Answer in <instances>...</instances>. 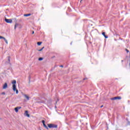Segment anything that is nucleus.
<instances>
[{
	"mask_svg": "<svg viewBox=\"0 0 130 130\" xmlns=\"http://www.w3.org/2000/svg\"><path fill=\"white\" fill-rule=\"evenodd\" d=\"M3 39L5 40V39H6L5 38L2 37V36H0V39Z\"/></svg>",
	"mask_w": 130,
	"mask_h": 130,
	"instance_id": "nucleus-17",
	"label": "nucleus"
},
{
	"mask_svg": "<svg viewBox=\"0 0 130 130\" xmlns=\"http://www.w3.org/2000/svg\"><path fill=\"white\" fill-rule=\"evenodd\" d=\"M4 41H5V43H6V44H8V42L7 40L6 39V38L4 39Z\"/></svg>",
	"mask_w": 130,
	"mask_h": 130,
	"instance_id": "nucleus-15",
	"label": "nucleus"
},
{
	"mask_svg": "<svg viewBox=\"0 0 130 130\" xmlns=\"http://www.w3.org/2000/svg\"><path fill=\"white\" fill-rule=\"evenodd\" d=\"M31 15V14H24V17H29Z\"/></svg>",
	"mask_w": 130,
	"mask_h": 130,
	"instance_id": "nucleus-10",
	"label": "nucleus"
},
{
	"mask_svg": "<svg viewBox=\"0 0 130 130\" xmlns=\"http://www.w3.org/2000/svg\"><path fill=\"white\" fill-rule=\"evenodd\" d=\"M121 61H122V62H123V60H122Z\"/></svg>",
	"mask_w": 130,
	"mask_h": 130,
	"instance_id": "nucleus-26",
	"label": "nucleus"
},
{
	"mask_svg": "<svg viewBox=\"0 0 130 130\" xmlns=\"http://www.w3.org/2000/svg\"><path fill=\"white\" fill-rule=\"evenodd\" d=\"M2 95H5L6 93H5V92H2Z\"/></svg>",
	"mask_w": 130,
	"mask_h": 130,
	"instance_id": "nucleus-20",
	"label": "nucleus"
},
{
	"mask_svg": "<svg viewBox=\"0 0 130 130\" xmlns=\"http://www.w3.org/2000/svg\"><path fill=\"white\" fill-rule=\"evenodd\" d=\"M126 52H127V53H128L129 52V50L127 49H126Z\"/></svg>",
	"mask_w": 130,
	"mask_h": 130,
	"instance_id": "nucleus-19",
	"label": "nucleus"
},
{
	"mask_svg": "<svg viewBox=\"0 0 130 130\" xmlns=\"http://www.w3.org/2000/svg\"><path fill=\"white\" fill-rule=\"evenodd\" d=\"M60 67L62 68V67H63V66H60Z\"/></svg>",
	"mask_w": 130,
	"mask_h": 130,
	"instance_id": "nucleus-23",
	"label": "nucleus"
},
{
	"mask_svg": "<svg viewBox=\"0 0 130 130\" xmlns=\"http://www.w3.org/2000/svg\"><path fill=\"white\" fill-rule=\"evenodd\" d=\"M38 60H39V61H42V60H43V58H39Z\"/></svg>",
	"mask_w": 130,
	"mask_h": 130,
	"instance_id": "nucleus-16",
	"label": "nucleus"
},
{
	"mask_svg": "<svg viewBox=\"0 0 130 130\" xmlns=\"http://www.w3.org/2000/svg\"><path fill=\"white\" fill-rule=\"evenodd\" d=\"M48 126L49 128H57V125L53 124H48Z\"/></svg>",
	"mask_w": 130,
	"mask_h": 130,
	"instance_id": "nucleus-2",
	"label": "nucleus"
},
{
	"mask_svg": "<svg viewBox=\"0 0 130 130\" xmlns=\"http://www.w3.org/2000/svg\"><path fill=\"white\" fill-rule=\"evenodd\" d=\"M42 123H43V126L45 128H46L47 129H49L48 127L45 124V121L44 120H42Z\"/></svg>",
	"mask_w": 130,
	"mask_h": 130,
	"instance_id": "nucleus-4",
	"label": "nucleus"
},
{
	"mask_svg": "<svg viewBox=\"0 0 130 130\" xmlns=\"http://www.w3.org/2000/svg\"><path fill=\"white\" fill-rule=\"evenodd\" d=\"M5 22L7 23H12L13 22V20L12 19L5 18Z\"/></svg>",
	"mask_w": 130,
	"mask_h": 130,
	"instance_id": "nucleus-3",
	"label": "nucleus"
},
{
	"mask_svg": "<svg viewBox=\"0 0 130 130\" xmlns=\"http://www.w3.org/2000/svg\"><path fill=\"white\" fill-rule=\"evenodd\" d=\"M44 49V47H43L41 49L38 50L39 52L42 51Z\"/></svg>",
	"mask_w": 130,
	"mask_h": 130,
	"instance_id": "nucleus-14",
	"label": "nucleus"
},
{
	"mask_svg": "<svg viewBox=\"0 0 130 130\" xmlns=\"http://www.w3.org/2000/svg\"><path fill=\"white\" fill-rule=\"evenodd\" d=\"M8 60H9V61H10V56L8 57Z\"/></svg>",
	"mask_w": 130,
	"mask_h": 130,
	"instance_id": "nucleus-18",
	"label": "nucleus"
},
{
	"mask_svg": "<svg viewBox=\"0 0 130 130\" xmlns=\"http://www.w3.org/2000/svg\"><path fill=\"white\" fill-rule=\"evenodd\" d=\"M129 67H130V60H129Z\"/></svg>",
	"mask_w": 130,
	"mask_h": 130,
	"instance_id": "nucleus-24",
	"label": "nucleus"
},
{
	"mask_svg": "<svg viewBox=\"0 0 130 130\" xmlns=\"http://www.w3.org/2000/svg\"><path fill=\"white\" fill-rule=\"evenodd\" d=\"M18 25H19V24H18V23H16V24H15V26H14V29H15V30L16 29V28H17V27L18 26Z\"/></svg>",
	"mask_w": 130,
	"mask_h": 130,
	"instance_id": "nucleus-12",
	"label": "nucleus"
},
{
	"mask_svg": "<svg viewBox=\"0 0 130 130\" xmlns=\"http://www.w3.org/2000/svg\"><path fill=\"white\" fill-rule=\"evenodd\" d=\"M82 0L81 1V2H82Z\"/></svg>",
	"mask_w": 130,
	"mask_h": 130,
	"instance_id": "nucleus-27",
	"label": "nucleus"
},
{
	"mask_svg": "<svg viewBox=\"0 0 130 130\" xmlns=\"http://www.w3.org/2000/svg\"><path fill=\"white\" fill-rule=\"evenodd\" d=\"M32 34H34V31H33L32 33Z\"/></svg>",
	"mask_w": 130,
	"mask_h": 130,
	"instance_id": "nucleus-22",
	"label": "nucleus"
},
{
	"mask_svg": "<svg viewBox=\"0 0 130 130\" xmlns=\"http://www.w3.org/2000/svg\"><path fill=\"white\" fill-rule=\"evenodd\" d=\"M102 35H103L106 39L108 38V36H107L106 35V32H102Z\"/></svg>",
	"mask_w": 130,
	"mask_h": 130,
	"instance_id": "nucleus-9",
	"label": "nucleus"
},
{
	"mask_svg": "<svg viewBox=\"0 0 130 130\" xmlns=\"http://www.w3.org/2000/svg\"><path fill=\"white\" fill-rule=\"evenodd\" d=\"M24 96H25V98L27 100H29V97L28 96H27L26 94H24Z\"/></svg>",
	"mask_w": 130,
	"mask_h": 130,
	"instance_id": "nucleus-11",
	"label": "nucleus"
},
{
	"mask_svg": "<svg viewBox=\"0 0 130 130\" xmlns=\"http://www.w3.org/2000/svg\"><path fill=\"white\" fill-rule=\"evenodd\" d=\"M121 98L120 96H117V97H114V98H113L112 99H111V100H121Z\"/></svg>",
	"mask_w": 130,
	"mask_h": 130,
	"instance_id": "nucleus-5",
	"label": "nucleus"
},
{
	"mask_svg": "<svg viewBox=\"0 0 130 130\" xmlns=\"http://www.w3.org/2000/svg\"><path fill=\"white\" fill-rule=\"evenodd\" d=\"M24 114H25L27 117H30V115H29V114H28V111H25Z\"/></svg>",
	"mask_w": 130,
	"mask_h": 130,
	"instance_id": "nucleus-8",
	"label": "nucleus"
},
{
	"mask_svg": "<svg viewBox=\"0 0 130 130\" xmlns=\"http://www.w3.org/2000/svg\"><path fill=\"white\" fill-rule=\"evenodd\" d=\"M21 109V107H17L15 108L14 110L16 113H18L19 112V110H20Z\"/></svg>",
	"mask_w": 130,
	"mask_h": 130,
	"instance_id": "nucleus-6",
	"label": "nucleus"
},
{
	"mask_svg": "<svg viewBox=\"0 0 130 130\" xmlns=\"http://www.w3.org/2000/svg\"><path fill=\"white\" fill-rule=\"evenodd\" d=\"M83 80H85V79H83Z\"/></svg>",
	"mask_w": 130,
	"mask_h": 130,
	"instance_id": "nucleus-25",
	"label": "nucleus"
},
{
	"mask_svg": "<svg viewBox=\"0 0 130 130\" xmlns=\"http://www.w3.org/2000/svg\"><path fill=\"white\" fill-rule=\"evenodd\" d=\"M16 83H17V81L15 80H13L12 81V84L13 85H12V89L14 92L16 91V94H18L19 93V90H18V89H17L16 85Z\"/></svg>",
	"mask_w": 130,
	"mask_h": 130,
	"instance_id": "nucleus-1",
	"label": "nucleus"
},
{
	"mask_svg": "<svg viewBox=\"0 0 130 130\" xmlns=\"http://www.w3.org/2000/svg\"><path fill=\"white\" fill-rule=\"evenodd\" d=\"M102 107H103V105H102V106H101V108H102Z\"/></svg>",
	"mask_w": 130,
	"mask_h": 130,
	"instance_id": "nucleus-21",
	"label": "nucleus"
},
{
	"mask_svg": "<svg viewBox=\"0 0 130 130\" xmlns=\"http://www.w3.org/2000/svg\"><path fill=\"white\" fill-rule=\"evenodd\" d=\"M8 88V84L7 83H4V85H3V89H6Z\"/></svg>",
	"mask_w": 130,
	"mask_h": 130,
	"instance_id": "nucleus-7",
	"label": "nucleus"
},
{
	"mask_svg": "<svg viewBox=\"0 0 130 130\" xmlns=\"http://www.w3.org/2000/svg\"><path fill=\"white\" fill-rule=\"evenodd\" d=\"M42 42H38L37 43V45H38V46H41V44H42Z\"/></svg>",
	"mask_w": 130,
	"mask_h": 130,
	"instance_id": "nucleus-13",
	"label": "nucleus"
}]
</instances>
